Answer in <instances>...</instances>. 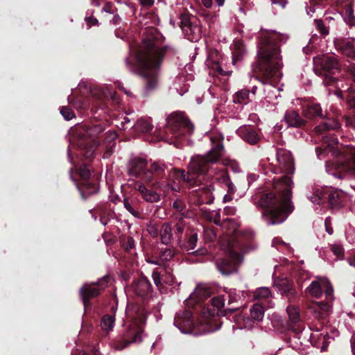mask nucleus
I'll list each match as a JSON object with an SVG mask.
<instances>
[{"label":"nucleus","mask_w":355,"mask_h":355,"mask_svg":"<svg viewBox=\"0 0 355 355\" xmlns=\"http://www.w3.org/2000/svg\"><path fill=\"white\" fill-rule=\"evenodd\" d=\"M207 137L211 144V149L203 156L195 155L191 157L188 165L189 172L194 175H202L204 180H216L226 187L227 193L234 194L236 188L228 173L213 165L222 157L224 137L216 131L210 132Z\"/></svg>","instance_id":"nucleus-1"},{"label":"nucleus","mask_w":355,"mask_h":355,"mask_svg":"<svg viewBox=\"0 0 355 355\" xmlns=\"http://www.w3.org/2000/svg\"><path fill=\"white\" fill-rule=\"evenodd\" d=\"M274 189L281 193L277 196L273 192L263 193L257 201V205L266 208L262 213L263 219L269 225L284 222L293 209L291 202L293 182L291 178L284 175L281 179L272 180Z\"/></svg>","instance_id":"nucleus-2"},{"label":"nucleus","mask_w":355,"mask_h":355,"mask_svg":"<svg viewBox=\"0 0 355 355\" xmlns=\"http://www.w3.org/2000/svg\"><path fill=\"white\" fill-rule=\"evenodd\" d=\"M111 130H106L102 124H78L71 130V138L68 148V157L72 163L71 149L78 147L83 151V157L91 159L94 157L95 148L102 146L106 152L104 157L110 156Z\"/></svg>","instance_id":"nucleus-3"},{"label":"nucleus","mask_w":355,"mask_h":355,"mask_svg":"<svg viewBox=\"0 0 355 355\" xmlns=\"http://www.w3.org/2000/svg\"><path fill=\"white\" fill-rule=\"evenodd\" d=\"M288 36L275 31H261L258 44L259 63L255 71H260L265 78H279L282 76L280 69L283 66L279 51V43H284Z\"/></svg>","instance_id":"nucleus-4"},{"label":"nucleus","mask_w":355,"mask_h":355,"mask_svg":"<svg viewBox=\"0 0 355 355\" xmlns=\"http://www.w3.org/2000/svg\"><path fill=\"white\" fill-rule=\"evenodd\" d=\"M164 54V48L159 46L153 37L143 40L137 58L141 66V75L145 80L141 93L144 97L157 87L159 67Z\"/></svg>","instance_id":"nucleus-5"},{"label":"nucleus","mask_w":355,"mask_h":355,"mask_svg":"<svg viewBox=\"0 0 355 355\" xmlns=\"http://www.w3.org/2000/svg\"><path fill=\"white\" fill-rule=\"evenodd\" d=\"M130 319L128 329L121 343H116L114 348L122 350L130 343H140L142 340L143 327L146 321V316L142 311H137L134 314L130 311L127 312Z\"/></svg>","instance_id":"nucleus-6"},{"label":"nucleus","mask_w":355,"mask_h":355,"mask_svg":"<svg viewBox=\"0 0 355 355\" xmlns=\"http://www.w3.org/2000/svg\"><path fill=\"white\" fill-rule=\"evenodd\" d=\"M167 127L173 137L168 142L175 147L180 146L181 138L193 132V125L181 113L172 114L167 118Z\"/></svg>","instance_id":"nucleus-7"},{"label":"nucleus","mask_w":355,"mask_h":355,"mask_svg":"<svg viewBox=\"0 0 355 355\" xmlns=\"http://www.w3.org/2000/svg\"><path fill=\"white\" fill-rule=\"evenodd\" d=\"M315 71L324 78V84L330 85L335 80L331 75L340 68V64L334 55H322L314 58Z\"/></svg>","instance_id":"nucleus-8"},{"label":"nucleus","mask_w":355,"mask_h":355,"mask_svg":"<svg viewBox=\"0 0 355 355\" xmlns=\"http://www.w3.org/2000/svg\"><path fill=\"white\" fill-rule=\"evenodd\" d=\"M326 171L338 178H343L348 173L355 174V154L341 153L335 164L327 162Z\"/></svg>","instance_id":"nucleus-9"},{"label":"nucleus","mask_w":355,"mask_h":355,"mask_svg":"<svg viewBox=\"0 0 355 355\" xmlns=\"http://www.w3.org/2000/svg\"><path fill=\"white\" fill-rule=\"evenodd\" d=\"M155 190L148 189L141 184H138V191L141 193L142 198L148 202H157L160 200V194L156 190L162 191L164 193H167L169 191H180V187L178 184H164L162 182H156L153 184Z\"/></svg>","instance_id":"nucleus-10"},{"label":"nucleus","mask_w":355,"mask_h":355,"mask_svg":"<svg viewBox=\"0 0 355 355\" xmlns=\"http://www.w3.org/2000/svg\"><path fill=\"white\" fill-rule=\"evenodd\" d=\"M212 305L217 309L211 307L203 308L198 325L205 326L202 331L204 333L214 331V329L210 327L212 322V318L218 313V311L224 306L225 299L223 296H217L212 298Z\"/></svg>","instance_id":"nucleus-11"},{"label":"nucleus","mask_w":355,"mask_h":355,"mask_svg":"<svg viewBox=\"0 0 355 355\" xmlns=\"http://www.w3.org/2000/svg\"><path fill=\"white\" fill-rule=\"evenodd\" d=\"M110 277L108 275L103 277L99 282L94 284V283H85L80 289V295L83 300L85 308L89 304V299L98 296L107 285Z\"/></svg>","instance_id":"nucleus-12"},{"label":"nucleus","mask_w":355,"mask_h":355,"mask_svg":"<svg viewBox=\"0 0 355 355\" xmlns=\"http://www.w3.org/2000/svg\"><path fill=\"white\" fill-rule=\"evenodd\" d=\"M306 293L311 297L319 298L323 292L327 301L333 300V287L329 281L324 277H318L313 281L306 289Z\"/></svg>","instance_id":"nucleus-13"},{"label":"nucleus","mask_w":355,"mask_h":355,"mask_svg":"<svg viewBox=\"0 0 355 355\" xmlns=\"http://www.w3.org/2000/svg\"><path fill=\"white\" fill-rule=\"evenodd\" d=\"M78 175L81 178V179L84 181L82 183V186L80 187L77 184L76 180L73 178L72 175H71V179L75 182L76 184L77 189L79 190L81 196L83 199L86 198L85 195H90L96 193V187L94 183L89 182V179L90 178V170L87 166V164L86 162H82L80 164V166L78 168ZM72 173V168L70 169V174Z\"/></svg>","instance_id":"nucleus-14"},{"label":"nucleus","mask_w":355,"mask_h":355,"mask_svg":"<svg viewBox=\"0 0 355 355\" xmlns=\"http://www.w3.org/2000/svg\"><path fill=\"white\" fill-rule=\"evenodd\" d=\"M147 162L145 159L141 157H134L128 166V173L130 175L139 178L146 182H150L153 180V175L151 171L146 168Z\"/></svg>","instance_id":"nucleus-15"},{"label":"nucleus","mask_w":355,"mask_h":355,"mask_svg":"<svg viewBox=\"0 0 355 355\" xmlns=\"http://www.w3.org/2000/svg\"><path fill=\"white\" fill-rule=\"evenodd\" d=\"M207 184H201L198 189L191 193V200L193 203L200 205L202 204H211L214 201L213 191L214 187L213 186V180Z\"/></svg>","instance_id":"nucleus-16"},{"label":"nucleus","mask_w":355,"mask_h":355,"mask_svg":"<svg viewBox=\"0 0 355 355\" xmlns=\"http://www.w3.org/2000/svg\"><path fill=\"white\" fill-rule=\"evenodd\" d=\"M241 261L240 254L232 252L228 257L218 261L216 267L222 275H229L237 272V267Z\"/></svg>","instance_id":"nucleus-17"},{"label":"nucleus","mask_w":355,"mask_h":355,"mask_svg":"<svg viewBox=\"0 0 355 355\" xmlns=\"http://www.w3.org/2000/svg\"><path fill=\"white\" fill-rule=\"evenodd\" d=\"M180 27L188 39L191 42H196L200 39L201 29L198 25L193 24L187 13L181 14Z\"/></svg>","instance_id":"nucleus-18"},{"label":"nucleus","mask_w":355,"mask_h":355,"mask_svg":"<svg viewBox=\"0 0 355 355\" xmlns=\"http://www.w3.org/2000/svg\"><path fill=\"white\" fill-rule=\"evenodd\" d=\"M192 313L190 311H184L176 315L174 324L183 334H189L193 331L194 323L191 320Z\"/></svg>","instance_id":"nucleus-19"},{"label":"nucleus","mask_w":355,"mask_h":355,"mask_svg":"<svg viewBox=\"0 0 355 355\" xmlns=\"http://www.w3.org/2000/svg\"><path fill=\"white\" fill-rule=\"evenodd\" d=\"M277 161L279 163L281 172L288 174L293 173V159L288 150L278 149L277 151Z\"/></svg>","instance_id":"nucleus-20"},{"label":"nucleus","mask_w":355,"mask_h":355,"mask_svg":"<svg viewBox=\"0 0 355 355\" xmlns=\"http://www.w3.org/2000/svg\"><path fill=\"white\" fill-rule=\"evenodd\" d=\"M324 139V144L322 147H318L315 148L318 156L320 157L322 153L329 154L331 153L332 155L338 156V140L334 137H327L326 135L322 137Z\"/></svg>","instance_id":"nucleus-21"},{"label":"nucleus","mask_w":355,"mask_h":355,"mask_svg":"<svg viewBox=\"0 0 355 355\" xmlns=\"http://www.w3.org/2000/svg\"><path fill=\"white\" fill-rule=\"evenodd\" d=\"M336 47L344 55L355 60L354 39L338 40L336 42Z\"/></svg>","instance_id":"nucleus-22"},{"label":"nucleus","mask_w":355,"mask_h":355,"mask_svg":"<svg viewBox=\"0 0 355 355\" xmlns=\"http://www.w3.org/2000/svg\"><path fill=\"white\" fill-rule=\"evenodd\" d=\"M265 306L263 304L255 303L250 309V318H247L245 322V327H250L252 321L260 322L263 320Z\"/></svg>","instance_id":"nucleus-23"},{"label":"nucleus","mask_w":355,"mask_h":355,"mask_svg":"<svg viewBox=\"0 0 355 355\" xmlns=\"http://www.w3.org/2000/svg\"><path fill=\"white\" fill-rule=\"evenodd\" d=\"M272 293L269 288L261 287L257 288L253 293V298L264 303L266 307L271 308L274 304L272 302L270 298Z\"/></svg>","instance_id":"nucleus-24"},{"label":"nucleus","mask_w":355,"mask_h":355,"mask_svg":"<svg viewBox=\"0 0 355 355\" xmlns=\"http://www.w3.org/2000/svg\"><path fill=\"white\" fill-rule=\"evenodd\" d=\"M238 133L241 138L250 144H255L259 141V136L257 131L250 126L241 127Z\"/></svg>","instance_id":"nucleus-25"},{"label":"nucleus","mask_w":355,"mask_h":355,"mask_svg":"<svg viewBox=\"0 0 355 355\" xmlns=\"http://www.w3.org/2000/svg\"><path fill=\"white\" fill-rule=\"evenodd\" d=\"M209 288L204 284H198L194 291L189 295L187 300L200 302L210 296Z\"/></svg>","instance_id":"nucleus-26"},{"label":"nucleus","mask_w":355,"mask_h":355,"mask_svg":"<svg viewBox=\"0 0 355 355\" xmlns=\"http://www.w3.org/2000/svg\"><path fill=\"white\" fill-rule=\"evenodd\" d=\"M284 119L288 126L300 127L305 123L304 120L295 110L287 111L284 115Z\"/></svg>","instance_id":"nucleus-27"},{"label":"nucleus","mask_w":355,"mask_h":355,"mask_svg":"<svg viewBox=\"0 0 355 355\" xmlns=\"http://www.w3.org/2000/svg\"><path fill=\"white\" fill-rule=\"evenodd\" d=\"M151 288L149 281L144 277L135 282L133 289L137 295L144 296L148 294Z\"/></svg>","instance_id":"nucleus-28"},{"label":"nucleus","mask_w":355,"mask_h":355,"mask_svg":"<svg viewBox=\"0 0 355 355\" xmlns=\"http://www.w3.org/2000/svg\"><path fill=\"white\" fill-rule=\"evenodd\" d=\"M303 114L308 119H313L317 116L323 118L324 116L320 105L318 103H313L306 106L303 110Z\"/></svg>","instance_id":"nucleus-29"},{"label":"nucleus","mask_w":355,"mask_h":355,"mask_svg":"<svg viewBox=\"0 0 355 355\" xmlns=\"http://www.w3.org/2000/svg\"><path fill=\"white\" fill-rule=\"evenodd\" d=\"M160 239L163 244L168 245L172 240V227L169 223L162 224L159 231Z\"/></svg>","instance_id":"nucleus-30"},{"label":"nucleus","mask_w":355,"mask_h":355,"mask_svg":"<svg viewBox=\"0 0 355 355\" xmlns=\"http://www.w3.org/2000/svg\"><path fill=\"white\" fill-rule=\"evenodd\" d=\"M112 124H114L117 128L121 130L133 127V125L130 123V119L123 114H119L114 119H112Z\"/></svg>","instance_id":"nucleus-31"},{"label":"nucleus","mask_w":355,"mask_h":355,"mask_svg":"<svg viewBox=\"0 0 355 355\" xmlns=\"http://www.w3.org/2000/svg\"><path fill=\"white\" fill-rule=\"evenodd\" d=\"M152 124L148 119L141 118L133 125L134 129L139 132H148L152 130Z\"/></svg>","instance_id":"nucleus-32"},{"label":"nucleus","mask_w":355,"mask_h":355,"mask_svg":"<svg viewBox=\"0 0 355 355\" xmlns=\"http://www.w3.org/2000/svg\"><path fill=\"white\" fill-rule=\"evenodd\" d=\"M166 165L161 162H155L151 164L150 168L148 171H151L153 175V180L161 178L164 175L166 170Z\"/></svg>","instance_id":"nucleus-33"},{"label":"nucleus","mask_w":355,"mask_h":355,"mask_svg":"<svg viewBox=\"0 0 355 355\" xmlns=\"http://www.w3.org/2000/svg\"><path fill=\"white\" fill-rule=\"evenodd\" d=\"M252 100L250 91L243 89L236 93L233 101L235 103L246 104Z\"/></svg>","instance_id":"nucleus-34"},{"label":"nucleus","mask_w":355,"mask_h":355,"mask_svg":"<svg viewBox=\"0 0 355 355\" xmlns=\"http://www.w3.org/2000/svg\"><path fill=\"white\" fill-rule=\"evenodd\" d=\"M340 123L337 121L334 120L331 122H325L315 128V132L316 134L318 135H322L323 132L327 130H337L340 128Z\"/></svg>","instance_id":"nucleus-35"},{"label":"nucleus","mask_w":355,"mask_h":355,"mask_svg":"<svg viewBox=\"0 0 355 355\" xmlns=\"http://www.w3.org/2000/svg\"><path fill=\"white\" fill-rule=\"evenodd\" d=\"M343 19L345 23L349 26H355V16L352 4L349 3L345 5Z\"/></svg>","instance_id":"nucleus-36"},{"label":"nucleus","mask_w":355,"mask_h":355,"mask_svg":"<svg viewBox=\"0 0 355 355\" xmlns=\"http://www.w3.org/2000/svg\"><path fill=\"white\" fill-rule=\"evenodd\" d=\"M245 53V48L240 42H236L234 44L232 50V62L235 64L236 60H240Z\"/></svg>","instance_id":"nucleus-37"},{"label":"nucleus","mask_w":355,"mask_h":355,"mask_svg":"<svg viewBox=\"0 0 355 355\" xmlns=\"http://www.w3.org/2000/svg\"><path fill=\"white\" fill-rule=\"evenodd\" d=\"M287 313L289 318V320L293 323H296L300 321V315L298 308L295 306L290 305L287 307Z\"/></svg>","instance_id":"nucleus-38"},{"label":"nucleus","mask_w":355,"mask_h":355,"mask_svg":"<svg viewBox=\"0 0 355 355\" xmlns=\"http://www.w3.org/2000/svg\"><path fill=\"white\" fill-rule=\"evenodd\" d=\"M307 198L314 204H320L323 198V192L319 189H315L307 193Z\"/></svg>","instance_id":"nucleus-39"},{"label":"nucleus","mask_w":355,"mask_h":355,"mask_svg":"<svg viewBox=\"0 0 355 355\" xmlns=\"http://www.w3.org/2000/svg\"><path fill=\"white\" fill-rule=\"evenodd\" d=\"M176 254L174 248H165L160 252V259L163 261H168L171 260Z\"/></svg>","instance_id":"nucleus-40"},{"label":"nucleus","mask_w":355,"mask_h":355,"mask_svg":"<svg viewBox=\"0 0 355 355\" xmlns=\"http://www.w3.org/2000/svg\"><path fill=\"white\" fill-rule=\"evenodd\" d=\"M100 326L101 329L108 334L111 329V316L108 315H104L101 319Z\"/></svg>","instance_id":"nucleus-41"},{"label":"nucleus","mask_w":355,"mask_h":355,"mask_svg":"<svg viewBox=\"0 0 355 355\" xmlns=\"http://www.w3.org/2000/svg\"><path fill=\"white\" fill-rule=\"evenodd\" d=\"M175 175L177 177L178 182H180V180H184V182L191 184V179L189 178V174L187 173L183 170H175L174 171Z\"/></svg>","instance_id":"nucleus-42"},{"label":"nucleus","mask_w":355,"mask_h":355,"mask_svg":"<svg viewBox=\"0 0 355 355\" xmlns=\"http://www.w3.org/2000/svg\"><path fill=\"white\" fill-rule=\"evenodd\" d=\"M60 112L67 121H69L75 117L73 112L67 106H62L60 108Z\"/></svg>","instance_id":"nucleus-43"},{"label":"nucleus","mask_w":355,"mask_h":355,"mask_svg":"<svg viewBox=\"0 0 355 355\" xmlns=\"http://www.w3.org/2000/svg\"><path fill=\"white\" fill-rule=\"evenodd\" d=\"M121 242L127 250H130L135 247V241L130 236L121 239Z\"/></svg>","instance_id":"nucleus-44"},{"label":"nucleus","mask_w":355,"mask_h":355,"mask_svg":"<svg viewBox=\"0 0 355 355\" xmlns=\"http://www.w3.org/2000/svg\"><path fill=\"white\" fill-rule=\"evenodd\" d=\"M331 249L333 253L338 258H343L344 255L343 248V247L338 243L334 244L331 245Z\"/></svg>","instance_id":"nucleus-45"},{"label":"nucleus","mask_w":355,"mask_h":355,"mask_svg":"<svg viewBox=\"0 0 355 355\" xmlns=\"http://www.w3.org/2000/svg\"><path fill=\"white\" fill-rule=\"evenodd\" d=\"M92 12L90 10H87L86 17L85 18V21L87 23L89 27L92 26H97L98 25V21L96 18L92 16Z\"/></svg>","instance_id":"nucleus-46"},{"label":"nucleus","mask_w":355,"mask_h":355,"mask_svg":"<svg viewBox=\"0 0 355 355\" xmlns=\"http://www.w3.org/2000/svg\"><path fill=\"white\" fill-rule=\"evenodd\" d=\"M315 24L317 29L323 35H327L329 34V28L324 24L322 20H315Z\"/></svg>","instance_id":"nucleus-47"},{"label":"nucleus","mask_w":355,"mask_h":355,"mask_svg":"<svg viewBox=\"0 0 355 355\" xmlns=\"http://www.w3.org/2000/svg\"><path fill=\"white\" fill-rule=\"evenodd\" d=\"M123 204H124V207L131 214H132L134 216L137 217V218H139L140 217V213L135 210L134 209V207H132V204L129 202V201L127 200V199H124L123 200Z\"/></svg>","instance_id":"nucleus-48"},{"label":"nucleus","mask_w":355,"mask_h":355,"mask_svg":"<svg viewBox=\"0 0 355 355\" xmlns=\"http://www.w3.org/2000/svg\"><path fill=\"white\" fill-rule=\"evenodd\" d=\"M198 241V236L197 234H191L187 241V248L189 250H193L196 246Z\"/></svg>","instance_id":"nucleus-49"},{"label":"nucleus","mask_w":355,"mask_h":355,"mask_svg":"<svg viewBox=\"0 0 355 355\" xmlns=\"http://www.w3.org/2000/svg\"><path fill=\"white\" fill-rule=\"evenodd\" d=\"M173 207L178 211L182 212L186 208V204L181 199H177L173 202Z\"/></svg>","instance_id":"nucleus-50"},{"label":"nucleus","mask_w":355,"mask_h":355,"mask_svg":"<svg viewBox=\"0 0 355 355\" xmlns=\"http://www.w3.org/2000/svg\"><path fill=\"white\" fill-rule=\"evenodd\" d=\"M272 245L276 247L277 250H282L284 248H287L288 244L284 243V241H281L278 238H275L272 240Z\"/></svg>","instance_id":"nucleus-51"},{"label":"nucleus","mask_w":355,"mask_h":355,"mask_svg":"<svg viewBox=\"0 0 355 355\" xmlns=\"http://www.w3.org/2000/svg\"><path fill=\"white\" fill-rule=\"evenodd\" d=\"M211 67L214 71L218 72L220 75H229L231 73V71H224L221 68V67L218 62L213 63L212 65L211 66Z\"/></svg>","instance_id":"nucleus-52"},{"label":"nucleus","mask_w":355,"mask_h":355,"mask_svg":"<svg viewBox=\"0 0 355 355\" xmlns=\"http://www.w3.org/2000/svg\"><path fill=\"white\" fill-rule=\"evenodd\" d=\"M338 193L337 192H333L331 193L329 196V203L334 207H336L339 205L340 202L337 200L338 198Z\"/></svg>","instance_id":"nucleus-53"},{"label":"nucleus","mask_w":355,"mask_h":355,"mask_svg":"<svg viewBox=\"0 0 355 355\" xmlns=\"http://www.w3.org/2000/svg\"><path fill=\"white\" fill-rule=\"evenodd\" d=\"M147 231L153 237H157L158 236V229L154 225H149L148 226Z\"/></svg>","instance_id":"nucleus-54"},{"label":"nucleus","mask_w":355,"mask_h":355,"mask_svg":"<svg viewBox=\"0 0 355 355\" xmlns=\"http://www.w3.org/2000/svg\"><path fill=\"white\" fill-rule=\"evenodd\" d=\"M114 86L116 88H119V89H121L122 92H123L128 96H132V94L126 89V88L123 86V83L121 82H120L119 80H116L114 82Z\"/></svg>","instance_id":"nucleus-55"},{"label":"nucleus","mask_w":355,"mask_h":355,"mask_svg":"<svg viewBox=\"0 0 355 355\" xmlns=\"http://www.w3.org/2000/svg\"><path fill=\"white\" fill-rule=\"evenodd\" d=\"M223 164L225 165L230 166L234 172H240V171H241L237 163H236L234 162H232V161L224 162Z\"/></svg>","instance_id":"nucleus-56"},{"label":"nucleus","mask_w":355,"mask_h":355,"mask_svg":"<svg viewBox=\"0 0 355 355\" xmlns=\"http://www.w3.org/2000/svg\"><path fill=\"white\" fill-rule=\"evenodd\" d=\"M324 225H325V229H326L327 232L329 234H332L334 231H333L332 227L331 226V219L330 218H327L325 219Z\"/></svg>","instance_id":"nucleus-57"},{"label":"nucleus","mask_w":355,"mask_h":355,"mask_svg":"<svg viewBox=\"0 0 355 355\" xmlns=\"http://www.w3.org/2000/svg\"><path fill=\"white\" fill-rule=\"evenodd\" d=\"M140 4L145 8H150L153 6L155 0H138Z\"/></svg>","instance_id":"nucleus-58"},{"label":"nucleus","mask_w":355,"mask_h":355,"mask_svg":"<svg viewBox=\"0 0 355 355\" xmlns=\"http://www.w3.org/2000/svg\"><path fill=\"white\" fill-rule=\"evenodd\" d=\"M152 276H153V279L154 283L157 286H159V284H161V277H160L159 273L155 271V272H153V275Z\"/></svg>","instance_id":"nucleus-59"},{"label":"nucleus","mask_w":355,"mask_h":355,"mask_svg":"<svg viewBox=\"0 0 355 355\" xmlns=\"http://www.w3.org/2000/svg\"><path fill=\"white\" fill-rule=\"evenodd\" d=\"M68 101L71 103L73 105V106L76 109H81L85 107L84 105H83L80 101L78 99L72 100L70 101L69 98H68Z\"/></svg>","instance_id":"nucleus-60"},{"label":"nucleus","mask_w":355,"mask_h":355,"mask_svg":"<svg viewBox=\"0 0 355 355\" xmlns=\"http://www.w3.org/2000/svg\"><path fill=\"white\" fill-rule=\"evenodd\" d=\"M257 177L258 176L256 174H254V173H249V174H248V175H247V180H248V186H250V184H252V182L256 181L257 179Z\"/></svg>","instance_id":"nucleus-61"},{"label":"nucleus","mask_w":355,"mask_h":355,"mask_svg":"<svg viewBox=\"0 0 355 355\" xmlns=\"http://www.w3.org/2000/svg\"><path fill=\"white\" fill-rule=\"evenodd\" d=\"M272 4L279 5L284 8L287 4V0H270Z\"/></svg>","instance_id":"nucleus-62"},{"label":"nucleus","mask_w":355,"mask_h":355,"mask_svg":"<svg viewBox=\"0 0 355 355\" xmlns=\"http://www.w3.org/2000/svg\"><path fill=\"white\" fill-rule=\"evenodd\" d=\"M184 225L182 222H179L175 225V233L182 234L184 231Z\"/></svg>","instance_id":"nucleus-63"},{"label":"nucleus","mask_w":355,"mask_h":355,"mask_svg":"<svg viewBox=\"0 0 355 355\" xmlns=\"http://www.w3.org/2000/svg\"><path fill=\"white\" fill-rule=\"evenodd\" d=\"M348 263L355 268V255L352 256L347 259Z\"/></svg>","instance_id":"nucleus-64"}]
</instances>
